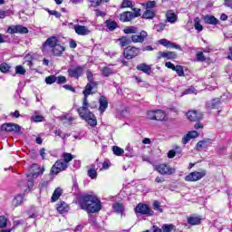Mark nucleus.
<instances>
[{
  "mask_svg": "<svg viewBox=\"0 0 232 232\" xmlns=\"http://www.w3.org/2000/svg\"><path fill=\"white\" fill-rule=\"evenodd\" d=\"M99 88V82L90 81L84 87L82 91V106L79 107L76 111L79 114V117L87 122L91 128H95L97 126V117L93 112L90 111V102H88V97L92 95V90H97ZM95 107H92L93 110Z\"/></svg>",
  "mask_w": 232,
  "mask_h": 232,
  "instance_id": "1",
  "label": "nucleus"
},
{
  "mask_svg": "<svg viewBox=\"0 0 232 232\" xmlns=\"http://www.w3.org/2000/svg\"><path fill=\"white\" fill-rule=\"evenodd\" d=\"M78 206L87 213H99L102 209V202L93 193H84L78 197Z\"/></svg>",
  "mask_w": 232,
  "mask_h": 232,
  "instance_id": "2",
  "label": "nucleus"
},
{
  "mask_svg": "<svg viewBox=\"0 0 232 232\" xmlns=\"http://www.w3.org/2000/svg\"><path fill=\"white\" fill-rule=\"evenodd\" d=\"M50 48L52 54L54 57H63V53L66 52V46L64 43L60 44L59 38L55 35L50 36L42 44L41 50L43 53L46 52Z\"/></svg>",
  "mask_w": 232,
  "mask_h": 232,
  "instance_id": "3",
  "label": "nucleus"
},
{
  "mask_svg": "<svg viewBox=\"0 0 232 232\" xmlns=\"http://www.w3.org/2000/svg\"><path fill=\"white\" fill-rule=\"evenodd\" d=\"M111 168V162L109 160H105L103 162H99V160L90 165L88 169V175H97V171H106Z\"/></svg>",
  "mask_w": 232,
  "mask_h": 232,
  "instance_id": "4",
  "label": "nucleus"
},
{
  "mask_svg": "<svg viewBox=\"0 0 232 232\" xmlns=\"http://www.w3.org/2000/svg\"><path fill=\"white\" fill-rule=\"evenodd\" d=\"M140 55V48L135 45H128L123 49V57L128 61L135 59Z\"/></svg>",
  "mask_w": 232,
  "mask_h": 232,
  "instance_id": "5",
  "label": "nucleus"
},
{
  "mask_svg": "<svg viewBox=\"0 0 232 232\" xmlns=\"http://www.w3.org/2000/svg\"><path fill=\"white\" fill-rule=\"evenodd\" d=\"M147 117L150 121H168L166 116V111L162 110H156V111H149L147 112Z\"/></svg>",
  "mask_w": 232,
  "mask_h": 232,
  "instance_id": "6",
  "label": "nucleus"
},
{
  "mask_svg": "<svg viewBox=\"0 0 232 232\" xmlns=\"http://www.w3.org/2000/svg\"><path fill=\"white\" fill-rule=\"evenodd\" d=\"M0 131L6 133H21V126L14 122H5L0 126Z\"/></svg>",
  "mask_w": 232,
  "mask_h": 232,
  "instance_id": "7",
  "label": "nucleus"
},
{
  "mask_svg": "<svg viewBox=\"0 0 232 232\" xmlns=\"http://www.w3.org/2000/svg\"><path fill=\"white\" fill-rule=\"evenodd\" d=\"M155 171H158L160 175H173L175 169L171 168L169 164L161 163L154 167Z\"/></svg>",
  "mask_w": 232,
  "mask_h": 232,
  "instance_id": "8",
  "label": "nucleus"
},
{
  "mask_svg": "<svg viewBox=\"0 0 232 232\" xmlns=\"http://www.w3.org/2000/svg\"><path fill=\"white\" fill-rule=\"evenodd\" d=\"M186 117L190 122H200L204 119V113L197 110H191L186 112Z\"/></svg>",
  "mask_w": 232,
  "mask_h": 232,
  "instance_id": "9",
  "label": "nucleus"
},
{
  "mask_svg": "<svg viewBox=\"0 0 232 232\" xmlns=\"http://www.w3.org/2000/svg\"><path fill=\"white\" fill-rule=\"evenodd\" d=\"M135 213H139L140 215H147V217H153L155 212L150 208V206L139 203L135 208Z\"/></svg>",
  "mask_w": 232,
  "mask_h": 232,
  "instance_id": "10",
  "label": "nucleus"
},
{
  "mask_svg": "<svg viewBox=\"0 0 232 232\" xmlns=\"http://www.w3.org/2000/svg\"><path fill=\"white\" fill-rule=\"evenodd\" d=\"M68 168V164L64 163L63 160H57L55 163L51 168L52 175H58L61 171H64Z\"/></svg>",
  "mask_w": 232,
  "mask_h": 232,
  "instance_id": "11",
  "label": "nucleus"
},
{
  "mask_svg": "<svg viewBox=\"0 0 232 232\" xmlns=\"http://www.w3.org/2000/svg\"><path fill=\"white\" fill-rule=\"evenodd\" d=\"M67 73L71 79H79L80 77H82V73H84V67L77 65L74 68H69Z\"/></svg>",
  "mask_w": 232,
  "mask_h": 232,
  "instance_id": "12",
  "label": "nucleus"
},
{
  "mask_svg": "<svg viewBox=\"0 0 232 232\" xmlns=\"http://www.w3.org/2000/svg\"><path fill=\"white\" fill-rule=\"evenodd\" d=\"M6 33L11 35H14V34H28V28L21 24L11 25L7 27Z\"/></svg>",
  "mask_w": 232,
  "mask_h": 232,
  "instance_id": "13",
  "label": "nucleus"
},
{
  "mask_svg": "<svg viewBox=\"0 0 232 232\" xmlns=\"http://www.w3.org/2000/svg\"><path fill=\"white\" fill-rule=\"evenodd\" d=\"M148 37V32L146 31H140L139 34H134L130 36V39L134 44H142L144 41H146V38Z\"/></svg>",
  "mask_w": 232,
  "mask_h": 232,
  "instance_id": "14",
  "label": "nucleus"
},
{
  "mask_svg": "<svg viewBox=\"0 0 232 232\" xmlns=\"http://www.w3.org/2000/svg\"><path fill=\"white\" fill-rule=\"evenodd\" d=\"M74 32L77 34V35H90L92 34V31L88 29L85 25L81 24H75L74 25Z\"/></svg>",
  "mask_w": 232,
  "mask_h": 232,
  "instance_id": "15",
  "label": "nucleus"
},
{
  "mask_svg": "<svg viewBox=\"0 0 232 232\" xmlns=\"http://www.w3.org/2000/svg\"><path fill=\"white\" fill-rule=\"evenodd\" d=\"M29 172L30 175H43V173H44V167H41V165L34 163L29 168Z\"/></svg>",
  "mask_w": 232,
  "mask_h": 232,
  "instance_id": "16",
  "label": "nucleus"
},
{
  "mask_svg": "<svg viewBox=\"0 0 232 232\" xmlns=\"http://www.w3.org/2000/svg\"><path fill=\"white\" fill-rule=\"evenodd\" d=\"M198 137V131L197 130H189L187 134H185L181 140L182 144H188L191 140V139H197Z\"/></svg>",
  "mask_w": 232,
  "mask_h": 232,
  "instance_id": "17",
  "label": "nucleus"
},
{
  "mask_svg": "<svg viewBox=\"0 0 232 232\" xmlns=\"http://www.w3.org/2000/svg\"><path fill=\"white\" fill-rule=\"evenodd\" d=\"M56 211H58L60 215H64V213H68V211H70V205L64 201H59L56 204Z\"/></svg>",
  "mask_w": 232,
  "mask_h": 232,
  "instance_id": "18",
  "label": "nucleus"
},
{
  "mask_svg": "<svg viewBox=\"0 0 232 232\" xmlns=\"http://www.w3.org/2000/svg\"><path fill=\"white\" fill-rule=\"evenodd\" d=\"M158 59H167L168 61L177 59V53H175V52H159Z\"/></svg>",
  "mask_w": 232,
  "mask_h": 232,
  "instance_id": "19",
  "label": "nucleus"
},
{
  "mask_svg": "<svg viewBox=\"0 0 232 232\" xmlns=\"http://www.w3.org/2000/svg\"><path fill=\"white\" fill-rule=\"evenodd\" d=\"M133 18V12L131 11H124L123 13L120 14V21L121 23H130Z\"/></svg>",
  "mask_w": 232,
  "mask_h": 232,
  "instance_id": "20",
  "label": "nucleus"
},
{
  "mask_svg": "<svg viewBox=\"0 0 232 232\" xmlns=\"http://www.w3.org/2000/svg\"><path fill=\"white\" fill-rule=\"evenodd\" d=\"M99 111L101 113V115H102L104 113V111H106V110H108V100L106 99V97L104 96H101L99 99Z\"/></svg>",
  "mask_w": 232,
  "mask_h": 232,
  "instance_id": "21",
  "label": "nucleus"
},
{
  "mask_svg": "<svg viewBox=\"0 0 232 232\" xmlns=\"http://www.w3.org/2000/svg\"><path fill=\"white\" fill-rule=\"evenodd\" d=\"M203 21L205 24H212L214 26H217L218 24V19L215 17V15L207 14L203 17Z\"/></svg>",
  "mask_w": 232,
  "mask_h": 232,
  "instance_id": "22",
  "label": "nucleus"
},
{
  "mask_svg": "<svg viewBox=\"0 0 232 232\" xmlns=\"http://www.w3.org/2000/svg\"><path fill=\"white\" fill-rule=\"evenodd\" d=\"M222 104V102L218 98H215L211 100L210 102H207V108L209 110H218V108H220V105Z\"/></svg>",
  "mask_w": 232,
  "mask_h": 232,
  "instance_id": "23",
  "label": "nucleus"
},
{
  "mask_svg": "<svg viewBox=\"0 0 232 232\" xmlns=\"http://www.w3.org/2000/svg\"><path fill=\"white\" fill-rule=\"evenodd\" d=\"M136 70L138 72H143L146 75H151V66L148 65V63H140L136 66Z\"/></svg>",
  "mask_w": 232,
  "mask_h": 232,
  "instance_id": "24",
  "label": "nucleus"
},
{
  "mask_svg": "<svg viewBox=\"0 0 232 232\" xmlns=\"http://www.w3.org/2000/svg\"><path fill=\"white\" fill-rule=\"evenodd\" d=\"M187 222L189 224V226H200V224H202V217L190 216L187 218Z\"/></svg>",
  "mask_w": 232,
  "mask_h": 232,
  "instance_id": "25",
  "label": "nucleus"
},
{
  "mask_svg": "<svg viewBox=\"0 0 232 232\" xmlns=\"http://www.w3.org/2000/svg\"><path fill=\"white\" fill-rule=\"evenodd\" d=\"M166 18L168 23H170L171 24H173V23H177L179 20V16L173 12V10H169L166 13Z\"/></svg>",
  "mask_w": 232,
  "mask_h": 232,
  "instance_id": "26",
  "label": "nucleus"
},
{
  "mask_svg": "<svg viewBox=\"0 0 232 232\" xmlns=\"http://www.w3.org/2000/svg\"><path fill=\"white\" fill-rule=\"evenodd\" d=\"M23 200H24V194H17L13 199L14 208H19L23 204Z\"/></svg>",
  "mask_w": 232,
  "mask_h": 232,
  "instance_id": "27",
  "label": "nucleus"
},
{
  "mask_svg": "<svg viewBox=\"0 0 232 232\" xmlns=\"http://www.w3.org/2000/svg\"><path fill=\"white\" fill-rule=\"evenodd\" d=\"M105 26L110 30V32H113L114 30H117L119 28V24L115 22V20H106L105 21Z\"/></svg>",
  "mask_w": 232,
  "mask_h": 232,
  "instance_id": "28",
  "label": "nucleus"
},
{
  "mask_svg": "<svg viewBox=\"0 0 232 232\" xmlns=\"http://www.w3.org/2000/svg\"><path fill=\"white\" fill-rule=\"evenodd\" d=\"M118 41L120 42V46H121V48H124V46H130L132 43L131 37L130 36H121Z\"/></svg>",
  "mask_w": 232,
  "mask_h": 232,
  "instance_id": "29",
  "label": "nucleus"
},
{
  "mask_svg": "<svg viewBox=\"0 0 232 232\" xmlns=\"http://www.w3.org/2000/svg\"><path fill=\"white\" fill-rule=\"evenodd\" d=\"M112 209L117 213V215H123L124 205L120 202H116L112 205Z\"/></svg>",
  "mask_w": 232,
  "mask_h": 232,
  "instance_id": "30",
  "label": "nucleus"
},
{
  "mask_svg": "<svg viewBox=\"0 0 232 232\" xmlns=\"http://www.w3.org/2000/svg\"><path fill=\"white\" fill-rule=\"evenodd\" d=\"M63 195V189L61 188H56L52 195L51 202H57L58 198H61Z\"/></svg>",
  "mask_w": 232,
  "mask_h": 232,
  "instance_id": "31",
  "label": "nucleus"
},
{
  "mask_svg": "<svg viewBox=\"0 0 232 232\" xmlns=\"http://www.w3.org/2000/svg\"><path fill=\"white\" fill-rule=\"evenodd\" d=\"M155 15H157V11L145 9V12L143 13V19H153Z\"/></svg>",
  "mask_w": 232,
  "mask_h": 232,
  "instance_id": "32",
  "label": "nucleus"
},
{
  "mask_svg": "<svg viewBox=\"0 0 232 232\" xmlns=\"http://www.w3.org/2000/svg\"><path fill=\"white\" fill-rule=\"evenodd\" d=\"M63 162H64V164H68L70 162H72L73 160V159H75V156H73V154L69 153V152H63Z\"/></svg>",
  "mask_w": 232,
  "mask_h": 232,
  "instance_id": "33",
  "label": "nucleus"
},
{
  "mask_svg": "<svg viewBox=\"0 0 232 232\" xmlns=\"http://www.w3.org/2000/svg\"><path fill=\"white\" fill-rule=\"evenodd\" d=\"M204 175H187L185 177L186 182H197V180H200Z\"/></svg>",
  "mask_w": 232,
  "mask_h": 232,
  "instance_id": "34",
  "label": "nucleus"
},
{
  "mask_svg": "<svg viewBox=\"0 0 232 232\" xmlns=\"http://www.w3.org/2000/svg\"><path fill=\"white\" fill-rule=\"evenodd\" d=\"M101 73L103 77H110L111 75H113V69L105 66L101 69Z\"/></svg>",
  "mask_w": 232,
  "mask_h": 232,
  "instance_id": "35",
  "label": "nucleus"
},
{
  "mask_svg": "<svg viewBox=\"0 0 232 232\" xmlns=\"http://www.w3.org/2000/svg\"><path fill=\"white\" fill-rule=\"evenodd\" d=\"M142 6L145 10H153V8H157V2L156 1H148L142 4Z\"/></svg>",
  "mask_w": 232,
  "mask_h": 232,
  "instance_id": "36",
  "label": "nucleus"
},
{
  "mask_svg": "<svg viewBox=\"0 0 232 232\" xmlns=\"http://www.w3.org/2000/svg\"><path fill=\"white\" fill-rule=\"evenodd\" d=\"M11 68H12V66H10V64H8L7 63H2L0 64V72L2 73H8V72H10Z\"/></svg>",
  "mask_w": 232,
  "mask_h": 232,
  "instance_id": "37",
  "label": "nucleus"
},
{
  "mask_svg": "<svg viewBox=\"0 0 232 232\" xmlns=\"http://www.w3.org/2000/svg\"><path fill=\"white\" fill-rule=\"evenodd\" d=\"M14 72L16 75H25L26 74V69L23 65H16L14 67Z\"/></svg>",
  "mask_w": 232,
  "mask_h": 232,
  "instance_id": "38",
  "label": "nucleus"
},
{
  "mask_svg": "<svg viewBox=\"0 0 232 232\" xmlns=\"http://www.w3.org/2000/svg\"><path fill=\"white\" fill-rule=\"evenodd\" d=\"M194 28L195 30H197L198 32H202V30H204V26H202L200 24V18L199 17H196L194 19Z\"/></svg>",
  "mask_w": 232,
  "mask_h": 232,
  "instance_id": "39",
  "label": "nucleus"
},
{
  "mask_svg": "<svg viewBox=\"0 0 232 232\" xmlns=\"http://www.w3.org/2000/svg\"><path fill=\"white\" fill-rule=\"evenodd\" d=\"M209 142H211L210 139H205V140H199L196 145V149L202 150V148H204L206 144H209Z\"/></svg>",
  "mask_w": 232,
  "mask_h": 232,
  "instance_id": "40",
  "label": "nucleus"
},
{
  "mask_svg": "<svg viewBox=\"0 0 232 232\" xmlns=\"http://www.w3.org/2000/svg\"><path fill=\"white\" fill-rule=\"evenodd\" d=\"M152 206L155 211H159V213H164V209L162 208V206L160 205L159 200H154Z\"/></svg>",
  "mask_w": 232,
  "mask_h": 232,
  "instance_id": "41",
  "label": "nucleus"
},
{
  "mask_svg": "<svg viewBox=\"0 0 232 232\" xmlns=\"http://www.w3.org/2000/svg\"><path fill=\"white\" fill-rule=\"evenodd\" d=\"M173 229H175V225L173 224H164L161 227V231L162 232H171L173 231Z\"/></svg>",
  "mask_w": 232,
  "mask_h": 232,
  "instance_id": "42",
  "label": "nucleus"
},
{
  "mask_svg": "<svg viewBox=\"0 0 232 232\" xmlns=\"http://www.w3.org/2000/svg\"><path fill=\"white\" fill-rule=\"evenodd\" d=\"M112 151H113L114 155H116L117 157H121L124 153V150L118 146H113Z\"/></svg>",
  "mask_w": 232,
  "mask_h": 232,
  "instance_id": "43",
  "label": "nucleus"
},
{
  "mask_svg": "<svg viewBox=\"0 0 232 232\" xmlns=\"http://www.w3.org/2000/svg\"><path fill=\"white\" fill-rule=\"evenodd\" d=\"M124 34H137L138 28L135 26H127L123 29Z\"/></svg>",
  "mask_w": 232,
  "mask_h": 232,
  "instance_id": "44",
  "label": "nucleus"
},
{
  "mask_svg": "<svg viewBox=\"0 0 232 232\" xmlns=\"http://www.w3.org/2000/svg\"><path fill=\"white\" fill-rule=\"evenodd\" d=\"M174 72L178 73L179 77H184L186 75L184 73V67H182V65H176Z\"/></svg>",
  "mask_w": 232,
  "mask_h": 232,
  "instance_id": "45",
  "label": "nucleus"
},
{
  "mask_svg": "<svg viewBox=\"0 0 232 232\" xmlns=\"http://www.w3.org/2000/svg\"><path fill=\"white\" fill-rule=\"evenodd\" d=\"M8 226V218L5 216H0V229H3Z\"/></svg>",
  "mask_w": 232,
  "mask_h": 232,
  "instance_id": "46",
  "label": "nucleus"
},
{
  "mask_svg": "<svg viewBox=\"0 0 232 232\" xmlns=\"http://www.w3.org/2000/svg\"><path fill=\"white\" fill-rule=\"evenodd\" d=\"M196 59L198 63H206V56L202 51H199L196 53Z\"/></svg>",
  "mask_w": 232,
  "mask_h": 232,
  "instance_id": "47",
  "label": "nucleus"
},
{
  "mask_svg": "<svg viewBox=\"0 0 232 232\" xmlns=\"http://www.w3.org/2000/svg\"><path fill=\"white\" fill-rule=\"evenodd\" d=\"M121 8H133V2L130 0H123L121 5Z\"/></svg>",
  "mask_w": 232,
  "mask_h": 232,
  "instance_id": "48",
  "label": "nucleus"
},
{
  "mask_svg": "<svg viewBox=\"0 0 232 232\" xmlns=\"http://www.w3.org/2000/svg\"><path fill=\"white\" fill-rule=\"evenodd\" d=\"M32 188H34V178L28 179L27 188L24 189V193H30V191H32Z\"/></svg>",
  "mask_w": 232,
  "mask_h": 232,
  "instance_id": "49",
  "label": "nucleus"
},
{
  "mask_svg": "<svg viewBox=\"0 0 232 232\" xmlns=\"http://www.w3.org/2000/svg\"><path fill=\"white\" fill-rule=\"evenodd\" d=\"M57 76L55 75H50L45 78L46 84H53V82H56Z\"/></svg>",
  "mask_w": 232,
  "mask_h": 232,
  "instance_id": "50",
  "label": "nucleus"
},
{
  "mask_svg": "<svg viewBox=\"0 0 232 232\" xmlns=\"http://www.w3.org/2000/svg\"><path fill=\"white\" fill-rule=\"evenodd\" d=\"M46 12L48 13L49 15H54L56 19H61L62 14L58 11L46 9Z\"/></svg>",
  "mask_w": 232,
  "mask_h": 232,
  "instance_id": "51",
  "label": "nucleus"
},
{
  "mask_svg": "<svg viewBox=\"0 0 232 232\" xmlns=\"http://www.w3.org/2000/svg\"><path fill=\"white\" fill-rule=\"evenodd\" d=\"M27 57H29V59L24 61V64L32 68V66H34V56L28 54Z\"/></svg>",
  "mask_w": 232,
  "mask_h": 232,
  "instance_id": "52",
  "label": "nucleus"
},
{
  "mask_svg": "<svg viewBox=\"0 0 232 232\" xmlns=\"http://www.w3.org/2000/svg\"><path fill=\"white\" fill-rule=\"evenodd\" d=\"M159 43L162 46H165V48H169V44H171V42L167 39H160Z\"/></svg>",
  "mask_w": 232,
  "mask_h": 232,
  "instance_id": "53",
  "label": "nucleus"
},
{
  "mask_svg": "<svg viewBox=\"0 0 232 232\" xmlns=\"http://www.w3.org/2000/svg\"><path fill=\"white\" fill-rule=\"evenodd\" d=\"M62 121H65V122H69L71 124V122H73V117L66 114V115H63L62 116Z\"/></svg>",
  "mask_w": 232,
  "mask_h": 232,
  "instance_id": "54",
  "label": "nucleus"
},
{
  "mask_svg": "<svg viewBox=\"0 0 232 232\" xmlns=\"http://www.w3.org/2000/svg\"><path fill=\"white\" fill-rule=\"evenodd\" d=\"M57 84H64L66 82V78L63 75L56 77Z\"/></svg>",
  "mask_w": 232,
  "mask_h": 232,
  "instance_id": "55",
  "label": "nucleus"
},
{
  "mask_svg": "<svg viewBox=\"0 0 232 232\" xmlns=\"http://www.w3.org/2000/svg\"><path fill=\"white\" fill-rule=\"evenodd\" d=\"M44 118L41 115H34L33 116V122H43Z\"/></svg>",
  "mask_w": 232,
  "mask_h": 232,
  "instance_id": "56",
  "label": "nucleus"
},
{
  "mask_svg": "<svg viewBox=\"0 0 232 232\" xmlns=\"http://www.w3.org/2000/svg\"><path fill=\"white\" fill-rule=\"evenodd\" d=\"M94 12H95L96 17H106V14L103 11L95 9Z\"/></svg>",
  "mask_w": 232,
  "mask_h": 232,
  "instance_id": "57",
  "label": "nucleus"
},
{
  "mask_svg": "<svg viewBox=\"0 0 232 232\" xmlns=\"http://www.w3.org/2000/svg\"><path fill=\"white\" fill-rule=\"evenodd\" d=\"M102 1L103 0H92V6L97 7V6H101V5H102Z\"/></svg>",
  "mask_w": 232,
  "mask_h": 232,
  "instance_id": "58",
  "label": "nucleus"
},
{
  "mask_svg": "<svg viewBox=\"0 0 232 232\" xmlns=\"http://www.w3.org/2000/svg\"><path fill=\"white\" fill-rule=\"evenodd\" d=\"M175 155H177V151L175 150H169L167 157L168 159H175Z\"/></svg>",
  "mask_w": 232,
  "mask_h": 232,
  "instance_id": "59",
  "label": "nucleus"
},
{
  "mask_svg": "<svg viewBox=\"0 0 232 232\" xmlns=\"http://www.w3.org/2000/svg\"><path fill=\"white\" fill-rule=\"evenodd\" d=\"M165 66H166V68H169V70H172L173 72H174L175 68L177 67L171 62H166Z\"/></svg>",
  "mask_w": 232,
  "mask_h": 232,
  "instance_id": "60",
  "label": "nucleus"
},
{
  "mask_svg": "<svg viewBox=\"0 0 232 232\" xmlns=\"http://www.w3.org/2000/svg\"><path fill=\"white\" fill-rule=\"evenodd\" d=\"M169 48H175V50H179V52H182V47L175 43L170 42Z\"/></svg>",
  "mask_w": 232,
  "mask_h": 232,
  "instance_id": "61",
  "label": "nucleus"
},
{
  "mask_svg": "<svg viewBox=\"0 0 232 232\" xmlns=\"http://www.w3.org/2000/svg\"><path fill=\"white\" fill-rule=\"evenodd\" d=\"M133 18L135 17H140V8H133Z\"/></svg>",
  "mask_w": 232,
  "mask_h": 232,
  "instance_id": "62",
  "label": "nucleus"
},
{
  "mask_svg": "<svg viewBox=\"0 0 232 232\" xmlns=\"http://www.w3.org/2000/svg\"><path fill=\"white\" fill-rule=\"evenodd\" d=\"M64 90H68L69 92H72V93H75V88L72 85L65 84L63 85Z\"/></svg>",
  "mask_w": 232,
  "mask_h": 232,
  "instance_id": "63",
  "label": "nucleus"
},
{
  "mask_svg": "<svg viewBox=\"0 0 232 232\" xmlns=\"http://www.w3.org/2000/svg\"><path fill=\"white\" fill-rule=\"evenodd\" d=\"M151 229L152 232H162V228L159 227L157 225H153Z\"/></svg>",
  "mask_w": 232,
  "mask_h": 232,
  "instance_id": "64",
  "label": "nucleus"
}]
</instances>
